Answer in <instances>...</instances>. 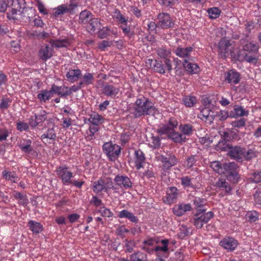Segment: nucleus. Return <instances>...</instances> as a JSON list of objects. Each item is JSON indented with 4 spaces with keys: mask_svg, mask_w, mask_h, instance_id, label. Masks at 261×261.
I'll return each mask as SVG.
<instances>
[{
    "mask_svg": "<svg viewBox=\"0 0 261 261\" xmlns=\"http://www.w3.org/2000/svg\"><path fill=\"white\" fill-rule=\"evenodd\" d=\"M233 48L232 44L226 38L222 39L219 43V55L221 58H225L230 56L231 58L239 60H244L248 63H255L258 46L253 42L245 44L242 51Z\"/></svg>",
    "mask_w": 261,
    "mask_h": 261,
    "instance_id": "obj_1",
    "label": "nucleus"
},
{
    "mask_svg": "<svg viewBox=\"0 0 261 261\" xmlns=\"http://www.w3.org/2000/svg\"><path fill=\"white\" fill-rule=\"evenodd\" d=\"M211 167L219 174H225L228 179L233 182L238 179L237 166L234 162L222 164L219 161H213L211 163Z\"/></svg>",
    "mask_w": 261,
    "mask_h": 261,
    "instance_id": "obj_2",
    "label": "nucleus"
},
{
    "mask_svg": "<svg viewBox=\"0 0 261 261\" xmlns=\"http://www.w3.org/2000/svg\"><path fill=\"white\" fill-rule=\"evenodd\" d=\"M135 117L143 115L153 114L155 109L153 103L145 97L137 99L135 106L130 109Z\"/></svg>",
    "mask_w": 261,
    "mask_h": 261,
    "instance_id": "obj_3",
    "label": "nucleus"
},
{
    "mask_svg": "<svg viewBox=\"0 0 261 261\" xmlns=\"http://www.w3.org/2000/svg\"><path fill=\"white\" fill-rule=\"evenodd\" d=\"M203 104L205 106V107L200 111L198 114V117L202 120L208 123H211L213 122L215 116V113L211 109L214 105L212 104L207 98L203 100Z\"/></svg>",
    "mask_w": 261,
    "mask_h": 261,
    "instance_id": "obj_4",
    "label": "nucleus"
},
{
    "mask_svg": "<svg viewBox=\"0 0 261 261\" xmlns=\"http://www.w3.org/2000/svg\"><path fill=\"white\" fill-rule=\"evenodd\" d=\"M216 149L218 151L229 150V154L232 158L237 160L243 159V148L239 147H230L223 141H219L216 145Z\"/></svg>",
    "mask_w": 261,
    "mask_h": 261,
    "instance_id": "obj_5",
    "label": "nucleus"
},
{
    "mask_svg": "<svg viewBox=\"0 0 261 261\" xmlns=\"http://www.w3.org/2000/svg\"><path fill=\"white\" fill-rule=\"evenodd\" d=\"M104 152L111 161H115L119 156L121 148L118 145L111 142L105 143L102 146Z\"/></svg>",
    "mask_w": 261,
    "mask_h": 261,
    "instance_id": "obj_6",
    "label": "nucleus"
},
{
    "mask_svg": "<svg viewBox=\"0 0 261 261\" xmlns=\"http://www.w3.org/2000/svg\"><path fill=\"white\" fill-rule=\"evenodd\" d=\"M113 187V183L111 181L99 179L93 182L92 190L95 193L99 194L101 192H108V191Z\"/></svg>",
    "mask_w": 261,
    "mask_h": 261,
    "instance_id": "obj_7",
    "label": "nucleus"
},
{
    "mask_svg": "<svg viewBox=\"0 0 261 261\" xmlns=\"http://www.w3.org/2000/svg\"><path fill=\"white\" fill-rule=\"evenodd\" d=\"M158 25L162 29H168L173 27L174 21L169 14L161 13L158 15Z\"/></svg>",
    "mask_w": 261,
    "mask_h": 261,
    "instance_id": "obj_8",
    "label": "nucleus"
},
{
    "mask_svg": "<svg viewBox=\"0 0 261 261\" xmlns=\"http://www.w3.org/2000/svg\"><path fill=\"white\" fill-rule=\"evenodd\" d=\"M57 173L64 185H69L71 182L72 173L68 170L66 166H60L57 170Z\"/></svg>",
    "mask_w": 261,
    "mask_h": 261,
    "instance_id": "obj_9",
    "label": "nucleus"
},
{
    "mask_svg": "<svg viewBox=\"0 0 261 261\" xmlns=\"http://www.w3.org/2000/svg\"><path fill=\"white\" fill-rule=\"evenodd\" d=\"M76 5L71 2L69 4L61 5L53 9V15L55 17L71 13L75 8Z\"/></svg>",
    "mask_w": 261,
    "mask_h": 261,
    "instance_id": "obj_10",
    "label": "nucleus"
},
{
    "mask_svg": "<svg viewBox=\"0 0 261 261\" xmlns=\"http://www.w3.org/2000/svg\"><path fill=\"white\" fill-rule=\"evenodd\" d=\"M213 216V213L211 211L201 215L200 214H196L194 219V225L197 228H201L203 225L207 223Z\"/></svg>",
    "mask_w": 261,
    "mask_h": 261,
    "instance_id": "obj_11",
    "label": "nucleus"
},
{
    "mask_svg": "<svg viewBox=\"0 0 261 261\" xmlns=\"http://www.w3.org/2000/svg\"><path fill=\"white\" fill-rule=\"evenodd\" d=\"M102 92L105 95L113 98H116L118 95L121 94L120 87L116 85H104Z\"/></svg>",
    "mask_w": 261,
    "mask_h": 261,
    "instance_id": "obj_12",
    "label": "nucleus"
},
{
    "mask_svg": "<svg viewBox=\"0 0 261 261\" xmlns=\"http://www.w3.org/2000/svg\"><path fill=\"white\" fill-rule=\"evenodd\" d=\"M177 121L173 119H170L169 122L160 126L158 132L161 134H166L169 137L177 126Z\"/></svg>",
    "mask_w": 261,
    "mask_h": 261,
    "instance_id": "obj_13",
    "label": "nucleus"
},
{
    "mask_svg": "<svg viewBox=\"0 0 261 261\" xmlns=\"http://www.w3.org/2000/svg\"><path fill=\"white\" fill-rule=\"evenodd\" d=\"M178 194V190L176 188H169L166 191V196L163 198L164 203L168 204L174 203L177 198Z\"/></svg>",
    "mask_w": 261,
    "mask_h": 261,
    "instance_id": "obj_14",
    "label": "nucleus"
},
{
    "mask_svg": "<svg viewBox=\"0 0 261 261\" xmlns=\"http://www.w3.org/2000/svg\"><path fill=\"white\" fill-rule=\"evenodd\" d=\"M238 243L232 238L226 237L220 242V245L228 251H233L237 247Z\"/></svg>",
    "mask_w": 261,
    "mask_h": 261,
    "instance_id": "obj_15",
    "label": "nucleus"
},
{
    "mask_svg": "<svg viewBox=\"0 0 261 261\" xmlns=\"http://www.w3.org/2000/svg\"><path fill=\"white\" fill-rule=\"evenodd\" d=\"M193 50L192 47H188L186 48L178 47L175 49V54L181 58L184 59V62L187 63V61L190 60V55Z\"/></svg>",
    "mask_w": 261,
    "mask_h": 261,
    "instance_id": "obj_16",
    "label": "nucleus"
},
{
    "mask_svg": "<svg viewBox=\"0 0 261 261\" xmlns=\"http://www.w3.org/2000/svg\"><path fill=\"white\" fill-rule=\"evenodd\" d=\"M114 181L121 188L128 189L132 186V181L126 176L117 175L114 178Z\"/></svg>",
    "mask_w": 261,
    "mask_h": 261,
    "instance_id": "obj_17",
    "label": "nucleus"
},
{
    "mask_svg": "<svg viewBox=\"0 0 261 261\" xmlns=\"http://www.w3.org/2000/svg\"><path fill=\"white\" fill-rule=\"evenodd\" d=\"M225 80L231 85H236L240 80V74L233 70H230L225 74Z\"/></svg>",
    "mask_w": 261,
    "mask_h": 261,
    "instance_id": "obj_18",
    "label": "nucleus"
},
{
    "mask_svg": "<svg viewBox=\"0 0 261 261\" xmlns=\"http://www.w3.org/2000/svg\"><path fill=\"white\" fill-rule=\"evenodd\" d=\"M145 160L144 153L141 150H138L135 151L134 161L135 166L137 170H139L143 167Z\"/></svg>",
    "mask_w": 261,
    "mask_h": 261,
    "instance_id": "obj_19",
    "label": "nucleus"
},
{
    "mask_svg": "<svg viewBox=\"0 0 261 261\" xmlns=\"http://www.w3.org/2000/svg\"><path fill=\"white\" fill-rule=\"evenodd\" d=\"M249 111L243 108L242 106H235L232 111L230 112L229 116L231 118L247 116Z\"/></svg>",
    "mask_w": 261,
    "mask_h": 261,
    "instance_id": "obj_20",
    "label": "nucleus"
},
{
    "mask_svg": "<svg viewBox=\"0 0 261 261\" xmlns=\"http://www.w3.org/2000/svg\"><path fill=\"white\" fill-rule=\"evenodd\" d=\"M192 207L190 204L181 203L175 205L173 208V213L178 216L184 215L186 212L191 211Z\"/></svg>",
    "mask_w": 261,
    "mask_h": 261,
    "instance_id": "obj_21",
    "label": "nucleus"
},
{
    "mask_svg": "<svg viewBox=\"0 0 261 261\" xmlns=\"http://www.w3.org/2000/svg\"><path fill=\"white\" fill-rule=\"evenodd\" d=\"M52 55V48L47 45L42 46L39 53V57L43 60H46L49 59Z\"/></svg>",
    "mask_w": 261,
    "mask_h": 261,
    "instance_id": "obj_22",
    "label": "nucleus"
},
{
    "mask_svg": "<svg viewBox=\"0 0 261 261\" xmlns=\"http://www.w3.org/2000/svg\"><path fill=\"white\" fill-rule=\"evenodd\" d=\"M156 241L152 239L149 238L143 242L142 249L146 250L149 253H151L154 252V248L155 247Z\"/></svg>",
    "mask_w": 261,
    "mask_h": 261,
    "instance_id": "obj_23",
    "label": "nucleus"
},
{
    "mask_svg": "<svg viewBox=\"0 0 261 261\" xmlns=\"http://www.w3.org/2000/svg\"><path fill=\"white\" fill-rule=\"evenodd\" d=\"M51 92L53 94H56L61 96H65L70 95V92H67V87L58 86L53 85L51 88Z\"/></svg>",
    "mask_w": 261,
    "mask_h": 261,
    "instance_id": "obj_24",
    "label": "nucleus"
},
{
    "mask_svg": "<svg viewBox=\"0 0 261 261\" xmlns=\"http://www.w3.org/2000/svg\"><path fill=\"white\" fill-rule=\"evenodd\" d=\"M28 225L34 234L41 233L43 229V226L40 223L33 220L29 221Z\"/></svg>",
    "mask_w": 261,
    "mask_h": 261,
    "instance_id": "obj_25",
    "label": "nucleus"
},
{
    "mask_svg": "<svg viewBox=\"0 0 261 261\" xmlns=\"http://www.w3.org/2000/svg\"><path fill=\"white\" fill-rule=\"evenodd\" d=\"M81 74V71L78 69H70L66 73V76L68 81L74 82L77 80Z\"/></svg>",
    "mask_w": 261,
    "mask_h": 261,
    "instance_id": "obj_26",
    "label": "nucleus"
},
{
    "mask_svg": "<svg viewBox=\"0 0 261 261\" xmlns=\"http://www.w3.org/2000/svg\"><path fill=\"white\" fill-rule=\"evenodd\" d=\"M161 161L165 168L168 169L176 164L177 160L174 156H170L168 158L162 157Z\"/></svg>",
    "mask_w": 261,
    "mask_h": 261,
    "instance_id": "obj_27",
    "label": "nucleus"
},
{
    "mask_svg": "<svg viewBox=\"0 0 261 261\" xmlns=\"http://www.w3.org/2000/svg\"><path fill=\"white\" fill-rule=\"evenodd\" d=\"M87 29L90 33H94L100 25V20L97 18H92L88 22Z\"/></svg>",
    "mask_w": 261,
    "mask_h": 261,
    "instance_id": "obj_28",
    "label": "nucleus"
},
{
    "mask_svg": "<svg viewBox=\"0 0 261 261\" xmlns=\"http://www.w3.org/2000/svg\"><path fill=\"white\" fill-rule=\"evenodd\" d=\"M161 242L162 244V246H155L154 248V252H155L157 255H159V254L165 253L168 250V240H162Z\"/></svg>",
    "mask_w": 261,
    "mask_h": 261,
    "instance_id": "obj_29",
    "label": "nucleus"
},
{
    "mask_svg": "<svg viewBox=\"0 0 261 261\" xmlns=\"http://www.w3.org/2000/svg\"><path fill=\"white\" fill-rule=\"evenodd\" d=\"M118 217L120 218H127L133 222L137 223L138 222L137 217L132 213L126 210L120 211L119 213Z\"/></svg>",
    "mask_w": 261,
    "mask_h": 261,
    "instance_id": "obj_30",
    "label": "nucleus"
},
{
    "mask_svg": "<svg viewBox=\"0 0 261 261\" xmlns=\"http://www.w3.org/2000/svg\"><path fill=\"white\" fill-rule=\"evenodd\" d=\"M92 18V15L90 12L84 10L80 14L79 22L82 23H87Z\"/></svg>",
    "mask_w": 261,
    "mask_h": 261,
    "instance_id": "obj_31",
    "label": "nucleus"
},
{
    "mask_svg": "<svg viewBox=\"0 0 261 261\" xmlns=\"http://www.w3.org/2000/svg\"><path fill=\"white\" fill-rule=\"evenodd\" d=\"M215 186L217 188L223 189L225 191L229 193L231 191V187L229 186L228 184L226 181L225 179L220 178L216 182Z\"/></svg>",
    "mask_w": 261,
    "mask_h": 261,
    "instance_id": "obj_32",
    "label": "nucleus"
},
{
    "mask_svg": "<svg viewBox=\"0 0 261 261\" xmlns=\"http://www.w3.org/2000/svg\"><path fill=\"white\" fill-rule=\"evenodd\" d=\"M183 65L186 70L191 74L197 73L199 71V66L197 64L189 62L188 61L187 63L184 62Z\"/></svg>",
    "mask_w": 261,
    "mask_h": 261,
    "instance_id": "obj_33",
    "label": "nucleus"
},
{
    "mask_svg": "<svg viewBox=\"0 0 261 261\" xmlns=\"http://www.w3.org/2000/svg\"><path fill=\"white\" fill-rule=\"evenodd\" d=\"M94 81L93 75L87 72L82 77L80 85L83 86L92 84Z\"/></svg>",
    "mask_w": 261,
    "mask_h": 261,
    "instance_id": "obj_34",
    "label": "nucleus"
},
{
    "mask_svg": "<svg viewBox=\"0 0 261 261\" xmlns=\"http://www.w3.org/2000/svg\"><path fill=\"white\" fill-rule=\"evenodd\" d=\"M53 96L51 89L50 90H42L38 94L37 98L40 101L45 102L49 100Z\"/></svg>",
    "mask_w": 261,
    "mask_h": 261,
    "instance_id": "obj_35",
    "label": "nucleus"
},
{
    "mask_svg": "<svg viewBox=\"0 0 261 261\" xmlns=\"http://www.w3.org/2000/svg\"><path fill=\"white\" fill-rule=\"evenodd\" d=\"M51 46L55 47H67L70 44L68 39H64L62 40H54L50 41Z\"/></svg>",
    "mask_w": 261,
    "mask_h": 261,
    "instance_id": "obj_36",
    "label": "nucleus"
},
{
    "mask_svg": "<svg viewBox=\"0 0 261 261\" xmlns=\"http://www.w3.org/2000/svg\"><path fill=\"white\" fill-rule=\"evenodd\" d=\"M2 175L6 180L11 182H17L19 180L18 177L13 172L4 170L2 172Z\"/></svg>",
    "mask_w": 261,
    "mask_h": 261,
    "instance_id": "obj_37",
    "label": "nucleus"
},
{
    "mask_svg": "<svg viewBox=\"0 0 261 261\" xmlns=\"http://www.w3.org/2000/svg\"><path fill=\"white\" fill-rule=\"evenodd\" d=\"M114 17L120 24H126L128 17H125L119 10H116L114 12Z\"/></svg>",
    "mask_w": 261,
    "mask_h": 261,
    "instance_id": "obj_38",
    "label": "nucleus"
},
{
    "mask_svg": "<svg viewBox=\"0 0 261 261\" xmlns=\"http://www.w3.org/2000/svg\"><path fill=\"white\" fill-rule=\"evenodd\" d=\"M19 147L22 151L25 153H30L32 150L30 140H23L20 143Z\"/></svg>",
    "mask_w": 261,
    "mask_h": 261,
    "instance_id": "obj_39",
    "label": "nucleus"
},
{
    "mask_svg": "<svg viewBox=\"0 0 261 261\" xmlns=\"http://www.w3.org/2000/svg\"><path fill=\"white\" fill-rule=\"evenodd\" d=\"M148 61L150 62L151 66H152V65H151L152 62H153V67L154 70L156 72H159L160 73H162V74L165 73V70L163 65L162 64V62L158 61L156 60L153 61L152 60L148 59Z\"/></svg>",
    "mask_w": 261,
    "mask_h": 261,
    "instance_id": "obj_40",
    "label": "nucleus"
},
{
    "mask_svg": "<svg viewBox=\"0 0 261 261\" xmlns=\"http://www.w3.org/2000/svg\"><path fill=\"white\" fill-rule=\"evenodd\" d=\"M13 195L18 200L20 204L24 206L28 203V200L25 195H23L17 191H14L13 193Z\"/></svg>",
    "mask_w": 261,
    "mask_h": 261,
    "instance_id": "obj_41",
    "label": "nucleus"
},
{
    "mask_svg": "<svg viewBox=\"0 0 261 261\" xmlns=\"http://www.w3.org/2000/svg\"><path fill=\"white\" fill-rule=\"evenodd\" d=\"M169 137L176 143H181L184 142L186 140V138L182 134L175 132L174 131L170 134Z\"/></svg>",
    "mask_w": 261,
    "mask_h": 261,
    "instance_id": "obj_42",
    "label": "nucleus"
},
{
    "mask_svg": "<svg viewBox=\"0 0 261 261\" xmlns=\"http://www.w3.org/2000/svg\"><path fill=\"white\" fill-rule=\"evenodd\" d=\"M207 12L211 19H216L219 17L221 10L217 7H213L207 9Z\"/></svg>",
    "mask_w": 261,
    "mask_h": 261,
    "instance_id": "obj_43",
    "label": "nucleus"
},
{
    "mask_svg": "<svg viewBox=\"0 0 261 261\" xmlns=\"http://www.w3.org/2000/svg\"><path fill=\"white\" fill-rule=\"evenodd\" d=\"M102 120V117L96 113L92 114L88 119V121L94 125H97Z\"/></svg>",
    "mask_w": 261,
    "mask_h": 261,
    "instance_id": "obj_44",
    "label": "nucleus"
},
{
    "mask_svg": "<svg viewBox=\"0 0 261 261\" xmlns=\"http://www.w3.org/2000/svg\"><path fill=\"white\" fill-rule=\"evenodd\" d=\"M179 129L184 136V135L190 136L193 132L192 126L189 124L180 125L179 126Z\"/></svg>",
    "mask_w": 261,
    "mask_h": 261,
    "instance_id": "obj_45",
    "label": "nucleus"
},
{
    "mask_svg": "<svg viewBox=\"0 0 261 261\" xmlns=\"http://www.w3.org/2000/svg\"><path fill=\"white\" fill-rule=\"evenodd\" d=\"M186 107H192L196 103V98L194 96H188L182 99Z\"/></svg>",
    "mask_w": 261,
    "mask_h": 261,
    "instance_id": "obj_46",
    "label": "nucleus"
},
{
    "mask_svg": "<svg viewBox=\"0 0 261 261\" xmlns=\"http://www.w3.org/2000/svg\"><path fill=\"white\" fill-rule=\"evenodd\" d=\"M149 146L152 148H158L161 145V140L159 136H152L149 143Z\"/></svg>",
    "mask_w": 261,
    "mask_h": 261,
    "instance_id": "obj_47",
    "label": "nucleus"
},
{
    "mask_svg": "<svg viewBox=\"0 0 261 261\" xmlns=\"http://www.w3.org/2000/svg\"><path fill=\"white\" fill-rule=\"evenodd\" d=\"M256 155V153L253 149H249L248 150H246L243 148V158H244L246 160H250Z\"/></svg>",
    "mask_w": 261,
    "mask_h": 261,
    "instance_id": "obj_48",
    "label": "nucleus"
},
{
    "mask_svg": "<svg viewBox=\"0 0 261 261\" xmlns=\"http://www.w3.org/2000/svg\"><path fill=\"white\" fill-rule=\"evenodd\" d=\"M131 258L133 261H145L146 259V255L141 252H138L133 254Z\"/></svg>",
    "mask_w": 261,
    "mask_h": 261,
    "instance_id": "obj_49",
    "label": "nucleus"
},
{
    "mask_svg": "<svg viewBox=\"0 0 261 261\" xmlns=\"http://www.w3.org/2000/svg\"><path fill=\"white\" fill-rule=\"evenodd\" d=\"M56 137L55 131L53 128H49L41 136L42 139H55Z\"/></svg>",
    "mask_w": 261,
    "mask_h": 261,
    "instance_id": "obj_50",
    "label": "nucleus"
},
{
    "mask_svg": "<svg viewBox=\"0 0 261 261\" xmlns=\"http://www.w3.org/2000/svg\"><path fill=\"white\" fill-rule=\"evenodd\" d=\"M181 184L185 189L193 187L192 181L188 176H185L181 178Z\"/></svg>",
    "mask_w": 261,
    "mask_h": 261,
    "instance_id": "obj_51",
    "label": "nucleus"
},
{
    "mask_svg": "<svg viewBox=\"0 0 261 261\" xmlns=\"http://www.w3.org/2000/svg\"><path fill=\"white\" fill-rule=\"evenodd\" d=\"M98 130V126L97 125L90 126L89 128L88 131L87 132V137L88 139H92L93 137L96 132Z\"/></svg>",
    "mask_w": 261,
    "mask_h": 261,
    "instance_id": "obj_52",
    "label": "nucleus"
},
{
    "mask_svg": "<svg viewBox=\"0 0 261 261\" xmlns=\"http://www.w3.org/2000/svg\"><path fill=\"white\" fill-rule=\"evenodd\" d=\"M158 55L163 59H166L170 54V51L164 48H159L157 50Z\"/></svg>",
    "mask_w": 261,
    "mask_h": 261,
    "instance_id": "obj_53",
    "label": "nucleus"
},
{
    "mask_svg": "<svg viewBox=\"0 0 261 261\" xmlns=\"http://www.w3.org/2000/svg\"><path fill=\"white\" fill-rule=\"evenodd\" d=\"M97 34L100 38H107L109 35V28L103 27L98 32Z\"/></svg>",
    "mask_w": 261,
    "mask_h": 261,
    "instance_id": "obj_54",
    "label": "nucleus"
},
{
    "mask_svg": "<svg viewBox=\"0 0 261 261\" xmlns=\"http://www.w3.org/2000/svg\"><path fill=\"white\" fill-rule=\"evenodd\" d=\"M258 213L256 211L249 212L247 214L248 220L251 222H255L258 219Z\"/></svg>",
    "mask_w": 261,
    "mask_h": 261,
    "instance_id": "obj_55",
    "label": "nucleus"
},
{
    "mask_svg": "<svg viewBox=\"0 0 261 261\" xmlns=\"http://www.w3.org/2000/svg\"><path fill=\"white\" fill-rule=\"evenodd\" d=\"M98 212L100 213L103 217H111L113 216V213L110 210L105 207H101L98 210Z\"/></svg>",
    "mask_w": 261,
    "mask_h": 261,
    "instance_id": "obj_56",
    "label": "nucleus"
},
{
    "mask_svg": "<svg viewBox=\"0 0 261 261\" xmlns=\"http://www.w3.org/2000/svg\"><path fill=\"white\" fill-rule=\"evenodd\" d=\"M250 178L252 181L255 183L261 182V171H256L254 172Z\"/></svg>",
    "mask_w": 261,
    "mask_h": 261,
    "instance_id": "obj_57",
    "label": "nucleus"
},
{
    "mask_svg": "<svg viewBox=\"0 0 261 261\" xmlns=\"http://www.w3.org/2000/svg\"><path fill=\"white\" fill-rule=\"evenodd\" d=\"M190 233V229L186 226L181 225L180 228V232L179 233V236L181 238H184L186 236H188Z\"/></svg>",
    "mask_w": 261,
    "mask_h": 261,
    "instance_id": "obj_58",
    "label": "nucleus"
},
{
    "mask_svg": "<svg viewBox=\"0 0 261 261\" xmlns=\"http://www.w3.org/2000/svg\"><path fill=\"white\" fill-rule=\"evenodd\" d=\"M206 201L204 199L199 197H195L194 198V204L197 207H200L204 205Z\"/></svg>",
    "mask_w": 261,
    "mask_h": 261,
    "instance_id": "obj_59",
    "label": "nucleus"
},
{
    "mask_svg": "<svg viewBox=\"0 0 261 261\" xmlns=\"http://www.w3.org/2000/svg\"><path fill=\"white\" fill-rule=\"evenodd\" d=\"M139 175L143 177H146L148 179H150L152 177H154V173L153 172L150 170H147V171L142 172H139Z\"/></svg>",
    "mask_w": 261,
    "mask_h": 261,
    "instance_id": "obj_60",
    "label": "nucleus"
},
{
    "mask_svg": "<svg viewBox=\"0 0 261 261\" xmlns=\"http://www.w3.org/2000/svg\"><path fill=\"white\" fill-rule=\"evenodd\" d=\"M28 123L19 121L17 123V128L20 132L27 130L29 129Z\"/></svg>",
    "mask_w": 261,
    "mask_h": 261,
    "instance_id": "obj_61",
    "label": "nucleus"
},
{
    "mask_svg": "<svg viewBox=\"0 0 261 261\" xmlns=\"http://www.w3.org/2000/svg\"><path fill=\"white\" fill-rule=\"evenodd\" d=\"M229 116L228 112L227 111L221 110L218 113V117L220 120H225Z\"/></svg>",
    "mask_w": 261,
    "mask_h": 261,
    "instance_id": "obj_62",
    "label": "nucleus"
},
{
    "mask_svg": "<svg viewBox=\"0 0 261 261\" xmlns=\"http://www.w3.org/2000/svg\"><path fill=\"white\" fill-rule=\"evenodd\" d=\"M245 122L246 120L244 118H241L238 120L233 121L231 125L234 127H241L245 125Z\"/></svg>",
    "mask_w": 261,
    "mask_h": 261,
    "instance_id": "obj_63",
    "label": "nucleus"
},
{
    "mask_svg": "<svg viewBox=\"0 0 261 261\" xmlns=\"http://www.w3.org/2000/svg\"><path fill=\"white\" fill-rule=\"evenodd\" d=\"M128 232V230L124 226H119L116 229V233L121 237H123L124 234Z\"/></svg>",
    "mask_w": 261,
    "mask_h": 261,
    "instance_id": "obj_64",
    "label": "nucleus"
}]
</instances>
